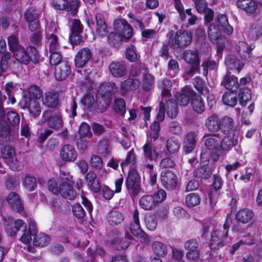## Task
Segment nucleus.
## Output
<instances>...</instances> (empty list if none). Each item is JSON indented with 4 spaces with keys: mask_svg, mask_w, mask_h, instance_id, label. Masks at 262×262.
Instances as JSON below:
<instances>
[{
    "mask_svg": "<svg viewBox=\"0 0 262 262\" xmlns=\"http://www.w3.org/2000/svg\"><path fill=\"white\" fill-rule=\"evenodd\" d=\"M115 90L116 85L113 82H104L99 85L97 90V97L99 98H101L104 103L101 106L99 104L97 105V109L100 112H104L110 105L112 95Z\"/></svg>",
    "mask_w": 262,
    "mask_h": 262,
    "instance_id": "nucleus-1",
    "label": "nucleus"
},
{
    "mask_svg": "<svg viewBox=\"0 0 262 262\" xmlns=\"http://www.w3.org/2000/svg\"><path fill=\"white\" fill-rule=\"evenodd\" d=\"M60 178L62 181L59 186V191L61 196L67 200H75L77 196V192L72 184V177L69 174H66L65 172L60 171Z\"/></svg>",
    "mask_w": 262,
    "mask_h": 262,
    "instance_id": "nucleus-2",
    "label": "nucleus"
},
{
    "mask_svg": "<svg viewBox=\"0 0 262 262\" xmlns=\"http://www.w3.org/2000/svg\"><path fill=\"white\" fill-rule=\"evenodd\" d=\"M232 219L227 215L223 225V230H215L212 232L209 244L211 249H217L223 246L224 239L228 235Z\"/></svg>",
    "mask_w": 262,
    "mask_h": 262,
    "instance_id": "nucleus-3",
    "label": "nucleus"
},
{
    "mask_svg": "<svg viewBox=\"0 0 262 262\" xmlns=\"http://www.w3.org/2000/svg\"><path fill=\"white\" fill-rule=\"evenodd\" d=\"M183 58L186 63L190 65V67L185 71V75L191 77L199 71L200 60L196 50L185 51L183 54Z\"/></svg>",
    "mask_w": 262,
    "mask_h": 262,
    "instance_id": "nucleus-4",
    "label": "nucleus"
},
{
    "mask_svg": "<svg viewBox=\"0 0 262 262\" xmlns=\"http://www.w3.org/2000/svg\"><path fill=\"white\" fill-rule=\"evenodd\" d=\"M14 56L17 61L25 64H28L30 61L37 63L39 60L38 53L34 48H28L26 50L23 47L14 52Z\"/></svg>",
    "mask_w": 262,
    "mask_h": 262,
    "instance_id": "nucleus-5",
    "label": "nucleus"
},
{
    "mask_svg": "<svg viewBox=\"0 0 262 262\" xmlns=\"http://www.w3.org/2000/svg\"><path fill=\"white\" fill-rule=\"evenodd\" d=\"M192 41V35L188 31L178 30L174 35H170L169 44L173 48H183Z\"/></svg>",
    "mask_w": 262,
    "mask_h": 262,
    "instance_id": "nucleus-6",
    "label": "nucleus"
},
{
    "mask_svg": "<svg viewBox=\"0 0 262 262\" xmlns=\"http://www.w3.org/2000/svg\"><path fill=\"white\" fill-rule=\"evenodd\" d=\"M139 176L133 168L129 170L128 176L125 181V185L128 193L132 199L136 198L140 191Z\"/></svg>",
    "mask_w": 262,
    "mask_h": 262,
    "instance_id": "nucleus-7",
    "label": "nucleus"
},
{
    "mask_svg": "<svg viewBox=\"0 0 262 262\" xmlns=\"http://www.w3.org/2000/svg\"><path fill=\"white\" fill-rule=\"evenodd\" d=\"M20 104L22 108L28 111L31 118L35 119L41 114V106L37 100L26 96L22 98Z\"/></svg>",
    "mask_w": 262,
    "mask_h": 262,
    "instance_id": "nucleus-8",
    "label": "nucleus"
},
{
    "mask_svg": "<svg viewBox=\"0 0 262 262\" xmlns=\"http://www.w3.org/2000/svg\"><path fill=\"white\" fill-rule=\"evenodd\" d=\"M70 28L71 33L69 36L70 41L72 44L78 45L82 40L80 34L83 30V26L79 19H71Z\"/></svg>",
    "mask_w": 262,
    "mask_h": 262,
    "instance_id": "nucleus-9",
    "label": "nucleus"
},
{
    "mask_svg": "<svg viewBox=\"0 0 262 262\" xmlns=\"http://www.w3.org/2000/svg\"><path fill=\"white\" fill-rule=\"evenodd\" d=\"M144 163H152L157 161L160 156V151L151 143H146L143 147Z\"/></svg>",
    "mask_w": 262,
    "mask_h": 262,
    "instance_id": "nucleus-10",
    "label": "nucleus"
},
{
    "mask_svg": "<svg viewBox=\"0 0 262 262\" xmlns=\"http://www.w3.org/2000/svg\"><path fill=\"white\" fill-rule=\"evenodd\" d=\"M160 179L163 186L168 190L173 189L178 184V178L176 174L171 170L162 171Z\"/></svg>",
    "mask_w": 262,
    "mask_h": 262,
    "instance_id": "nucleus-11",
    "label": "nucleus"
},
{
    "mask_svg": "<svg viewBox=\"0 0 262 262\" xmlns=\"http://www.w3.org/2000/svg\"><path fill=\"white\" fill-rule=\"evenodd\" d=\"M42 118L47 121L48 125L51 128H59L63 125L62 115L59 112L50 115V111H46L42 114Z\"/></svg>",
    "mask_w": 262,
    "mask_h": 262,
    "instance_id": "nucleus-12",
    "label": "nucleus"
},
{
    "mask_svg": "<svg viewBox=\"0 0 262 262\" xmlns=\"http://www.w3.org/2000/svg\"><path fill=\"white\" fill-rule=\"evenodd\" d=\"M5 228L10 236H14L21 229L23 230L27 229V225L24 221L17 219L14 221L12 218L9 219V222H6Z\"/></svg>",
    "mask_w": 262,
    "mask_h": 262,
    "instance_id": "nucleus-13",
    "label": "nucleus"
},
{
    "mask_svg": "<svg viewBox=\"0 0 262 262\" xmlns=\"http://www.w3.org/2000/svg\"><path fill=\"white\" fill-rule=\"evenodd\" d=\"M108 69L112 75L116 78L122 77L127 73L126 64L122 60L113 61L110 64Z\"/></svg>",
    "mask_w": 262,
    "mask_h": 262,
    "instance_id": "nucleus-14",
    "label": "nucleus"
},
{
    "mask_svg": "<svg viewBox=\"0 0 262 262\" xmlns=\"http://www.w3.org/2000/svg\"><path fill=\"white\" fill-rule=\"evenodd\" d=\"M92 53L88 48H83L78 52L75 57V64L77 68L83 67L92 58Z\"/></svg>",
    "mask_w": 262,
    "mask_h": 262,
    "instance_id": "nucleus-15",
    "label": "nucleus"
},
{
    "mask_svg": "<svg viewBox=\"0 0 262 262\" xmlns=\"http://www.w3.org/2000/svg\"><path fill=\"white\" fill-rule=\"evenodd\" d=\"M71 72V68L67 61H64L55 66L54 75L56 80L62 81L67 78Z\"/></svg>",
    "mask_w": 262,
    "mask_h": 262,
    "instance_id": "nucleus-16",
    "label": "nucleus"
},
{
    "mask_svg": "<svg viewBox=\"0 0 262 262\" xmlns=\"http://www.w3.org/2000/svg\"><path fill=\"white\" fill-rule=\"evenodd\" d=\"M57 27L55 24L53 22L51 23L47 29V36L50 46V52L55 51L59 47L57 36L54 34L56 31Z\"/></svg>",
    "mask_w": 262,
    "mask_h": 262,
    "instance_id": "nucleus-17",
    "label": "nucleus"
},
{
    "mask_svg": "<svg viewBox=\"0 0 262 262\" xmlns=\"http://www.w3.org/2000/svg\"><path fill=\"white\" fill-rule=\"evenodd\" d=\"M236 5L247 14H254L258 9L257 3L255 0H237Z\"/></svg>",
    "mask_w": 262,
    "mask_h": 262,
    "instance_id": "nucleus-18",
    "label": "nucleus"
},
{
    "mask_svg": "<svg viewBox=\"0 0 262 262\" xmlns=\"http://www.w3.org/2000/svg\"><path fill=\"white\" fill-rule=\"evenodd\" d=\"M238 133L234 132L232 135H227L220 141V148L224 151H228L237 145Z\"/></svg>",
    "mask_w": 262,
    "mask_h": 262,
    "instance_id": "nucleus-19",
    "label": "nucleus"
},
{
    "mask_svg": "<svg viewBox=\"0 0 262 262\" xmlns=\"http://www.w3.org/2000/svg\"><path fill=\"white\" fill-rule=\"evenodd\" d=\"M42 104L48 107L55 108L59 103V94L56 92H48L42 97Z\"/></svg>",
    "mask_w": 262,
    "mask_h": 262,
    "instance_id": "nucleus-20",
    "label": "nucleus"
},
{
    "mask_svg": "<svg viewBox=\"0 0 262 262\" xmlns=\"http://www.w3.org/2000/svg\"><path fill=\"white\" fill-rule=\"evenodd\" d=\"M188 90L192 94L191 101L193 110L198 114H202L205 111V104L202 98L193 90Z\"/></svg>",
    "mask_w": 262,
    "mask_h": 262,
    "instance_id": "nucleus-21",
    "label": "nucleus"
},
{
    "mask_svg": "<svg viewBox=\"0 0 262 262\" xmlns=\"http://www.w3.org/2000/svg\"><path fill=\"white\" fill-rule=\"evenodd\" d=\"M217 134H213L210 136L205 134L204 136V144L208 150L216 151L220 148V140L216 139Z\"/></svg>",
    "mask_w": 262,
    "mask_h": 262,
    "instance_id": "nucleus-22",
    "label": "nucleus"
},
{
    "mask_svg": "<svg viewBox=\"0 0 262 262\" xmlns=\"http://www.w3.org/2000/svg\"><path fill=\"white\" fill-rule=\"evenodd\" d=\"M6 200L10 207L13 210L20 212L24 209V206L19 195L14 192L10 193L7 196Z\"/></svg>",
    "mask_w": 262,
    "mask_h": 262,
    "instance_id": "nucleus-23",
    "label": "nucleus"
},
{
    "mask_svg": "<svg viewBox=\"0 0 262 262\" xmlns=\"http://www.w3.org/2000/svg\"><path fill=\"white\" fill-rule=\"evenodd\" d=\"M61 158L66 161H74L77 158L75 148L70 144L64 145L60 152Z\"/></svg>",
    "mask_w": 262,
    "mask_h": 262,
    "instance_id": "nucleus-24",
    "label": "nucleus"
},
{
    "mask_svg": "<svg viewBox=\"0 0 262 262\" xmlns=\"http://www.w3.org/2000/svg\"><path fill=\"white\" fill-rule=\"evenodd\" d=\"M197 134L195 132H189L184 140L183 148L186 154L191 152L195 147Z\"/></svg>",
    "mask_w": 262,
    "mask_h": 262,
    "instance_id": "nucleus-25",
    "label": "nucleus"
},
{
    "mask_svg": "<svg viewBox=\"0 0 262 262\" xmlns=\"http://www.w3.org/2000/svg\"><path fill=\"white\" fill-rule=\"evenodd\" d=\"M225 64L227 67L232 70H236L238 72L244 66L242 60L239 59L234 55H229L225 59Z\"/></svg>",
    "mask_w": 262,
    "mask_h": 262,
    "instance_id": "nucleus-26",
    "label": "nucleus"
},
{
    "mask_svg": "<svg viewBox=\"0 0 262 262\" xmlns=\"http://www.w3.org/2000/svg\"><path fill=\"white\" fill-rule=\"evenodd\" d=\"M254 213L252 210L249 208L240 209L236 214V220L243 224H247L253 218Z\"/></svg>",
    "mask_w": 262,
    "mask_h": 262,
    "instance_id": "nucleus-27",
    "label": "nucleus"
},
{
    "mask_svg": "<svg viewBox=\"0 0 262 262\" xmlns=\"http://www.w3.org/2000/svg\"><path fill=\"white\" fill-rule=\"evenodd\" d=\"M220 120L216 115L209 116L205 120V126L211 132L215 133L220 129Z\"/></svg>",
    "mask_w": 262,
    "mask_h": 262,
    "instance_id": "nucleus-28",
    "label": "nucleus"
},
{
    "mask_svg": "<svg viewBox=\"0 0 262 262\" xmlns=\"http://www.w3.org/2000/svg\"><path fill=\"white\" fill-rule=\"evenodd\" d=\"M139 215L138 210H135L133 214V222L130 226L132 233L136 236H138L140 234L145 235V233L140 228Z\"/></svg>",
    "mask_w": 262,
    "mask_h": 262,
    "instance_id": "nucleus-29",
    "label": "nucleus"
},
{
    "mask_svg": "<svg viewBox=\"0 0 262 262\" xmlns=\"http://www.w3.org/2000/svg\"><path fill=\"white\" fill-rule=\"evenodd\" d=\"M220 129L222 132L228 134L232 132L234 128V122L231 117L225 116L220 120Z\"/></svg>",
    "mask_w": 262,
    "mask_h": 262,
    "instance_id": "nucleus-30",
    "label": "nucleus"
},
{
    "mask_svg": "<svg viewBox=\"0 0 262 262\" xmlns=\"http://www.w3.org/2000/svg\"><path fill=\"white\" fill-rule=\"evenodd\" d=\"M222 84L226 89L231 90L232 91L236 90L239 86L237 78L234 75L227 74L224 77Z\"/></svg>",
    "mask_w": 262,
    "mask_h": 262,
    "instance_id": "nucleus-31",
    "label": "nucleus"
},
{
    "mask_svg": "<svg viewBox=\"0 0 262 262\" xmlns=\"http://www.w3.org/2000/svg\"><path fill=\"white\" fill-rule=\"evenodd\" d=\"M96 21V31L98 34L101 36H104L107 35V27L104 21L103 16L102 14L98 13L95 16Z\"/></svg>",
    "mask_w": 262,
    "mask_h": 262,
    "instance_id": "nucleus-32",
    "label": "nucleus"
},
{
    "mask_svg": "<svg viewBox=\"0 0 262 262\" xmlns=\"http://www.w3.org/2000/svg\"><path fill=\"white\" fill-rule=\"evenodd\" d=\"M140 206L146 210H151L157 206V204L151 195H145L139 201Z\"/></svg>",
    "mask_w": 262,
    "mask_h": 262,
    "instance_id": "nucleus-33",
    "label": "nucleus"
},
{
    "mask_svg": "<svg viewBox=\"0 0 262 262\" xmlns=\"http://www.w3.org/2000/svg\"><path fill=\"white\" fill-rule=\"evenodd\" d=\"M140 84L137 79L128 78L121 83V90L123 93H126L129 90H136Z\"/></svg>",
    "mask_w": 262,
    "mask_h": 262,
    "instance_id": "nucleus-34",
    "label": "nucleus"
},
{
    "mask_svg": "<svg viewBox=\"0 0 262 262\" xmlns=\"http://www.w3.org/2000/svg\"><path fill=\"white\" fill-rule=\"evenodd\" d=\"M208 35L213 43H217L221 36V32L219 26L213 23L211 24L208 29Z\"/></svg>",
    "mask_w": 262,
    "mask_h": 262,
    "instance_id": "nucleus-35",
    "label": "nucleus"
},
{
    "mask_svg": "<svg viewBox=\"0 0 262 262\" xmlns=\"http://www.w3.org/2000/svg\"><path fill=\"white\" fill-rule=\"evenodd\" d=\"M107 219L111 225H118L121 224L124 220V215L119 211L112 210L109 212Z\"/></svg>",
    "mask_w": 262,
    "mask_h": 262,
    "instance_id": "nucleus-36",
    "label": "nucleus"
},
{
    "mask_svg": "<svg viewBox=\"0 0 262 262\" xmlns=\"http://www.w3.org/2000/svg\"><path fill=\"white\" fill-rule=\"evenodd\" d=\"M192 90L188 87L184 88L183 93L179 94L177 96V103L181 106L187 105L190 101V99H192V94L188 92V90Z\"/></svg>",
    "mask_w": 262,
    "mask_h": 262,
    "instance_id": "nucleus-37",
    "label": "nucleus"
},
{
    "mask_svg": "<svg viewBox=\"0 0 262 262\" xmlns=\"http://www.w3.org/2000/svg\"><path fill=\"white\" fill-rule=\"evenodd\" d=\"M181 146L179 140L175 137L168 138L166 141V149L169 154H173L178 151Z\"/></svg>",
    "mask_w": 262,
    "mask_h": 262,
    "instance_id": "nucleus-38",
    "label": "nucleus"
},
{
    "mask_svg": "<svg viewBox=\"0 0 262 262\" xmlns=\"http://www.w3.org/2000/svg\"><path fill=\"white\" fill-rule=\"evenodd\" d=\"M262 35V23L252 24L248 32V36L252 40H256Z\"/></svg>",
    "mask_w": 262,
    "mask_h": 262,
    "instance_id": "nucleus-39",
    "label": "nucleus"
},
{
    "mask_svg": "<svg viewBox=\"0 0 262 262\" xmlns=\"http://www.w3.org/2000/svg\"><path fill=\"white\" fill-rule=\"evenodd\" d=\"M0 120L6 123H9L12 126H16L19 124L20 117L16 112L10 111L7 114L5 113V119L4 120H2L1 118Z\"/></svg>",
    "mask_w": 262,
    "mask_h": 262,
    "instance_id": "nucleus-40",
    "label": "nucleus"
},
{
    "mask_svg": "<svg viewBox=\"0 0 262 262\" xmlns=\"http://www.w3.org/2000/svg\"><path fill=\"white\" fill-rule=\"evenodd\" d=\"M211 174V169L208 164L202 165L194 171L195 177L205 179L210 178Z\"/></svg>",
    "mask_w": 262,
    "mask_h": 262,
    "instance_id": "nucleus-41",
    "label": "nucleus"
},
{
    "mask_svg": "<svg viewBox=\"0 0 262 262\" xmlns=\"http://www.w3.org/2000/svg\"><path fill=\"white\" fill-rule=\"evenodd\" d=\"M171 85V81L168 79H164L158 82V87L162 90L163 99L169 96Z\"/></svg>",
    "mask_w": 262,
    "mask_h": 262,
    "instance_id": "nucleus-42",
    "label": "nucleus"
},
{
    "mask_svg": "<svg viewBox=\"0 0 262 262\" xmlns=\"http://www.w3.org/2000/svg\"><path fill=\"white\" fill-rule=\"evenodd\" d=\"M251 90L247 87L241 88L238 93L239 101L241 105L245 106L251 98Z\"/></svg>",
    "mask_w": 262,
    "mask_h": 262,
    "instance_id": "nucleus-43",
    "label": "nucleus"
},
{
    "mask_svg": "<svg viewBox=\"0 0 262 262\" xmlns=\"http://www.w3.org/2000/svg\"><path fill=\"white\" fill-rule=\"evenodd\" d=\"M193 84L195 89L201 94L206 95L209 92V89L207 87L205 82L200 77H196L193 79Z\"/></svg>",
    "mask_w": 262,
    "mask_h": 262,
    "instance_id": "nucleus-44",
    "label": "nucleus"
},
{
    "mask_svg": "<svg viewBox=\"0 0 262 262\" xmlns=\"http://www.w3.org/2000/svg\"><path fill=\"white\" fill-rule=\"evenodd\" d=\"M237 101L236 94L233 92H226L222 96L223 103L230 107H234L236 104Z\"/></svg>",
    "mask_w": 262,
    "mask_h": 262,
    "instance_id": "nucleus-45",
    "label": "nucleus"
},
{
    "mask_svg": "<svg viewBox=\"0 0 262 262\" xmlns=\"http://www.w3.org/2000/svg\"><path fill=\"white\" fill-rule=\"evenodd\" d=\"M136 23L139 25L140 30L142 31V37L151 39L156 37L157 34V31L153 29H146L142 21L140 19H136Z\"/></svg>",
    "mask_w": 262,
    "mask_h": 262,
    "instance_id": "nucleus-46",
    "label": "nucleus"
},
{
    "mask_svg": "<svg viewBox=\"0 0 262 262\" xmlns=\"http://www.w3.org/2000/svg\"><path fill=\"white\" fill-rule=\"evenodd\" d=\"M164 102L166 103L167 115L171 118L176 117L178 115L177 103L170 100H166L165 99H164Z\"/></svg>",
    "mask_w": 262,
    "mask_h": 262,
    "instance_id": "nucleus-47",
    "label": "nucleus"
},
{
    "mask_svg": "<svg viewBox=\"0 0 262 262\" xmlns=\"http://www.w3.org/2000/svg\"><path fill=\"white\" fill-rule=\"evenodd\" d=\"M147 73V68L145 64L141 62H138L133 66L130 70V75L133 77H137L140 74L144 75Z\"/></svg>",
    "mask_w": 262,
    "mask_h": 262,
    "instance_id": "nucleus-48",
    "label": "nucleus"
},
{
    "mask_svg": "<svg viewBox=\"0 0 262 262\" xmlns=\"http://www.w3.org/2000/svg\"><path fill=\"white\" fill-rule=\"evenodd\" d=\"M217 20L222 27L224 31L230 35L233 33V29L229 25L226 15L220 14L217 16Z\"/></svg>",
    "mask_w": 262,
    "mask_h": 262,
    "instance_id": "nucleus-49",
    "label": "nucleus"
},
{
    "mask_svg": "<svg viewBox=\"0 0 262 262\" xmlns=\"http://www.w3.org/2000/svg\"><path fill=\"white\" fill-rule=\"evenodd\" d=\"M154 77L150 74H145L142 80V86L144 91H150L153 86Z\"/></svg>",
    "mask_w": 262,
    "mask_h": 262,
    "instance_id": "nucleus-50",
    "label": "nucleus"
},
{
    "mask_svg": "<svg viewBox=\"0 0 262 262\" xmlns=\"http://www.w3.org/2000/svg\"><path fill=\"white\" fill-rule=\"evenodd\" d=\"M152 247L155 253L160 256H164L167 253V247L165 245L160 242H154Z\"/></svg>",
    "mask_w": 262,
    "mask_h": 262,
    "instance_id": "nucleus-51",
    "label": "nucleus"
},
{
    "mask_svg": "<svg viewBox=\"0 0 262 262\" xmlns=\"http://www.w3.org/2000/svg\"><path fill=\"white\" fill-rule=\"evenodd\" d=\"M7 40L10 50L12 52H15L23 47L19 42L18 37L15 35L9 36Z\"/></svg>",
    "mask_w": 262,
    "mask_h": 262,
    "instance_id": "nucleus-52",
    "label": "nucleus"
},
{
    "mask_svg": "<svg viewBox=\"0 0 262 262\" xmlns=\"http://www.w3.org/2000/svg\"><path fill=\"white\" fill-rule=\"evenodd\" d=\"M201 199L200 196L195 193L188 194L185 198V202L189 207H192L200 204Z\"/></svg>",
    "mask_w": 262,
    "mask_h": 262,
    "instance_id": "nucleus-53",
    "label": "nucleus"
},
{
    "mask_svg": "<svg viewBox=\"0 0 262 262\" xmlns=\"http://www.w3.org/2000/svg\"><path fill=\"white\" fill-rule=\"evenodd\" d=\"M23 184L27 190L33 191L37 187L36 180L31 176L27 175L24 180Z\"/></svg>",
    "mask_w": 262,
    "mask_h": 262,
    "instance_id": "nucleus-54",
    "label": "nucleus"
},
{
    "mask_svg": "<svg viewBox=\"0 0 262 262\" xmlns=\"http://www.w3.org/2000/svg\"><path fill=\"white\" fill-rule=\"evenodd\" d=\"M49 236L46 234L40 233L33 238V244L35 246H44L50 242Z\"/></svg>",
    "mask_w": 262,
    "mask_h": 262,
    "instance_id": "nucleus-55",
    "label": "nucleus"
},
{
    "mask_svg": "<svg viewBox=\"0 0 262 262\" xmlns=\"http://www.w3.org/2000/svg\"><path fill=\"white\" fill-rule=\"evenodd\" d=\"M78 134L79 137H88L90 138L93 136L90 125L86 122H82L79 128Z\"/></svg>",
    "mask_w": 262,
    "mask_h": 262,
    "instance_id": "nucleus-56",
    "label": "nucleus"
},
{
    "mask_svg": "<svg viewBox=\"0 0 262 262\" xmlns=\"http://www.w3.org/2000/svg\"><path fill=\"white\" fill-rule=\"evenodd\" d=\"M145 223L147 228L150 231L156 229L157 226V221L155 214H148L145 216Z\"/></svg>",
    "mask_w": 262,
    "mask_h": 262,
    "instance_id": "nucleus-57",
    "label": "nucleus"
},
{
    "mask_svg": "<svg viewBox=\"0 0 262 262\" xmlns=\"http://www.w3.org/2000/svg\"><path fill=\"white\" fill-rule=\"evenodd\" d=\"M114 110L116 113L123 116L126 112L125 102L123 99L118 98L115 100Z\"/></svg>",
    "mask_w": 262,
    "mask_h": 262,
    "instance_id": "nucleus-58",
    "label": "nucleus"
},
{
    "mask_svg": "<svg viewBox=\"0 0 262 262\" xmlns=\"http://www.w3.org/2000/svg\"><path fill=\"white\" fill-rule=\"evenodd\" d=\"M199 241V238H191L186 241L184 244L185 249L187 251L200 250Z\"/></svg>",
    "mask_w": 262,
    "mask_h": 262,
    "instance_id": "nucleus-59",
    "label": "nucleus"
},
{
    "mask_svg": "<svg viewBox=\"0 0 262 262\" xmlns=\"http://www.w3.org/2000/svg\"><path fill=\"white\" fill-rule=\"evenodd\" d=\"M38 11L32 7L28 9L25 13V18L27 22L38 19Z\"/></svg>",
    "mask_w": 262,
    "mask_h": 262,
    "instance_id": "nucleus-60",
    "label": "nucleus"
},
{
    "mask_svg": "<svg viewBox=\"0 0 262 262\" xmlns=\"http://www.w3.org/2000/svg\"><path fill=\"white\" fill-rule=\"evenodd\" d=\"M72 212L77 219H82L85 215V211L81 204L79 203L73 205Z\"/></svg>",
    "mask_w": 262,
    "mask_h": 262,
    "instance_id": "nucleus-61",
    "label": "nucleus"
},
{
    "mask_svg": "<svg viewBox=\"0 0 262 262\" xmlns=\"http://www.w3.org/2000/svg\"><path fill=\"white\" fill-rule=\"evenodd\" d=\"M91 166L95 170L100 169L103 167V162L102 158L97 155H93L90 160Z\"/></svg>",
    "mask_w": 262,
    "mask_h": 262,
    "instance_id": "nucleus-62",
    "label": "nucleus"
},
{
    "mask_svg": "<svg viewBox=\"0 0 262 262\" xmlns=\"http://www.w3.org/2000/svg\"><path fill=\"white\" fill-rule=\"evenodd\" d=\"M15 154L14 148L10 145L4 146L1 150V156L5 159H12Z\"/></svg>",
    "mask_w": 262,
    "mask_h": 262,
    "instance_id": "nucleus-63",
    "label": "nucleus"
},
{
    "mask_svg": "<svg viewBox=\"0 0 262 262\" xmlns=\"http://www.w3.org/2000/svg\"><path fill=\"white\" fill-rule=\"evenodd\" d=\"M86 137H79L77 140V146L80 152H85L88 149L89 141L85 139Z\"/></svg>",
    "mask_w": 262,
    "mask_h": 262,
    "instance_id": "nucleus-64",
    "label": "nucleus"
}]
</instances>
